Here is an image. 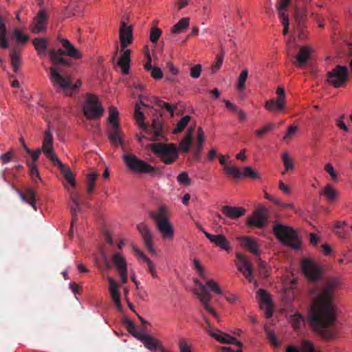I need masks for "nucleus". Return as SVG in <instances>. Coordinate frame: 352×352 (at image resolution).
Masks as SVG:
<instances>
[{"label":"nucleus","mask_w":352,"mask_h":352,"mask_svg":"<svg viewBox=\"0 0 352 352\" xmlns=\"http://www.w3.org/2000/svg\"><path fill=\"white\" fill-rule=\"evenodd\" d=\"M65 55V50L62 49L52 50L49 52V56L54 65H62L68 66L70 65L69 60L63 58Z\"/></svg>","instance_id":"19"},{"label":"nucleus","mask_w":352,"mask_h":352,"mask_svg":"<svg viewBox=\"0 0 352 352\" xmlns=\"http://www.w3.org/2000/svg\"><path fill=\"white\" fill-rule=\"evenodd\" d=\"M206 237L212 243L219 247L221 249L229 252L231 248L228 239L222 234H212L208 232H204Z\"/></svg>","instance_id":"17"},{"label":"nucleus","mask_w":352,"mask_h":352,"mask_svg":"<svg viewBox=\"0 0 352 352\" xmlns=\"http://www.w3.org/2000/svg\"><path fill=\"white\" fill-rule=\"evenodd\" d=\"M302 321V317L299 314H295L291 316L290 322L295 329L300 327V323Z\"/></svg>","instance_id":"57"},{"label":"nucleus","mask_w":352,"mask_h":352,"mask_svg":"<svg viewBox=\"0 0 352 352\" xmlns=\"http://www.w3.org/2000/svg\"><path fill=\"white\" fill-rule=\"evenodd\" d=\"M154 103L156 106L160 108L166 109L171 114V116H173L174 110L177 108V105H171L169 103L164 102L159 98H155Z\"/></svg>","instance_id":"50"},{"label":"nucleus","mask_w":352,"mask_h":352,"mask_svg":"<svg viewBox=\"0 0 352 352\" xmlns=\"http://www.w3.org/2000/svg\"><path fill=\"white\" fill-rule=\"evenodd\" d=\"M205 140V135L201 127H199L197 129V144L196 146V150L194 153V155L195 157H198L201 151L204 142Z\"/></svg>","instance_id":"40"},{"label":"nucleus","mask_w":352,"mask_h":352,"mask_svg":"<svg viewBox=\"0 0 352 352\" xmlns=\"http://www.w3.org/2000/svg\"><path fill=\"white\" fill-rule=\"evenodd\" d=\"M107 280L109 284V292L113 300L120 298L119 286L118 283L110 277H108Z\"/></svg>","instance_id":"43"},{"label":"nucleus","mask_w":352,"mask_h":352,"mask_svg":"<svg viewBox=\"0 0 352 352\" xmlns=\"http://www.w3.org/2000/svg\"><path fill=\"white\" fill-rule=\"evenodd\" d=\"M282 160L285 166V170L282 172V175H285L287 172L294 168V164L287 152L282 154Z\"/></svg>","instance_id":"45"},{"label":"nucleus","mask_w":352,"mask_h":352,"mask_svg":"<svg viewBox=\"0 0 352 352\" xmlns=\"http://www.w3.org/2000/svg\"><path fill=\"white\" fill-rule=\"evenodd\" d=\"M225 174L232 175L236 179H239L242 176L240 169L234 166H225L223 168Z\"/></svg>","instance_id":"49"},{"label":"nucleus","mask_w":352,"mask_h":352,"mask_svg":"<svg viewBox=\"0 0 352 352\" xmlns=\"http://www.w3.org/2000/svg\"><path fill=\"white\" fill-rule=\"evenodd\" d=\"M258 265L259 273L265 278L268 277L269 272L267 269V264L265 261H261L260 258L258 260Z\"/></svg>","instance_id":"59"},{"label":"nucleus","mask_w":352,"mask_h":352,"mask_svg":"<svg viewBox=\"0 0 352 352\" xmlns=\"http://www.w3.org/2000/svg\"><path fill=\"white\" fill-rule=\"evenodd\" d=\"M206 286L210 288L211 291L217 294H222V290L219 287V286L213 280H209L206 282Z\"/></svg>","instance_id":"61"},{"label":"nucleus","mask_w":352,"mask_h":352,"mask_svg":"<svg viewBox=\"0 0 352 352\" xmlns=\"http://www.w3.org/2000/svg\"><path fill=\"white\" fill-rule=\"evenodd\" d=\"M122 159L127 168L131 171L138 173H148L153 177L162 175V171L159 168L151 166L135 155H124Z\"/></svg>","instance_id":"4"},{"label":"nucleus","mask_w":352,"mask_h":352,"mask_svg":"<svg viewBox=\"0 0 352 352\" xmlns=\"http://www.w3.org/2000/svg\"><path fill=\"white\" fill-rule=\"evenodd\" d=\"M267 217L265 209L259 208L256 209L252 216L248 217L247 224L249 226H254L258 228H263L266 226Z\"/></svg>","instance_id":"16"},{"label":"nucleus","mask_w":352,"mask_h":352,"mask_svg":"<svg viewBox=\"0 0 352 352\" xmlns=\"http://www.w3.org/2000/svg\"><path fill=\"white\" fill-rule=\"evenodd\" d=\"M49 69L51 82L55 88L61 90L64 95L71 96L74 92L77 91L81 86L82 82L80 80L72 85L69 76L62 75L55 67H51Z\"/></svg>","instance_id":"3"},{"label":"nucleus","mask_w":352,"mask_h":352,"mask_svg":"<svg viewBox=\"0 0 352 352\" xmlns=\"http://www.w3.org/2000/svg\"><path fill=\"white\" fill-rule=\"evenodd\" d=\"M65 1L69 2L65 13L67 16H75L81 13L82 6L76 4L77 0H65Z\"/></svg>","instance_id":"33"},{"label":"nucleus","mask_w":352,"mask_h":352,"mask_svg":"<svg viewBox=\"0 0 352 352\" xmlns=\"http://www.w3.org/2000/svg\"><path fill=\"white\" fill-rule=\"evenodd\" d=\"M195 283L199 285V287L201 290L200 293H197V294L204 309H206L208 313L212 314L218 321H219L217 313L212 307L210 306L209 304L212 298L210 294L207 291L206 286L202 283H199L198 280H196Z\"/></svg>","instance_id":"13"},{"label":"nucleus","mask_w":352,"mask_h":352,"mask_svg":"<svg viewBox=\"0 0 352 352\" xmlns=\"http://www.w3.org/2000/svg\"><path fill=\"white\" fill-rule=\"evenodd\" d=\"M298 130L297 126L291 125L288 127L287 131L285 135L283 137L284 140H288L292 138L293 135H295L296 132Z\"/></svg>","instance_id":"64"},{"label":"nucleus","mask_w":352,"mask_h":352,"mask_svg":"<svg viewBox=\"0 0 352 352\" xmlns=\"http://www.w3.org/2000/svg\"><path fill=\"white\" fill-rule=\"evenodd\" d=\"M70 199L73 203V205L70 206L72 217L71 229H72L74 223L77 221L76 212L80 211L81 208L78 201V194L77 192H72L70 194Z\"/></svg>","instance_id":"29"},{"label":"nucleus","mask_w":352,"mask_h":352,"mask_svg":"<svg viewBox=\"0 0 352 352\" xmlns=\"http://www.w3.org/2000/svg\"><path fill=\"white\" fill-rule=\"evenodd\" d=\"M62 174H63L65 179L74 188L76 186V181L74 175L69 168L66 167L63 164V166H57Z\"/></svg>","instance_id":"44"},{"label":"nucleus","mask_w":352,"mask_h":352,"mask_svg":"<svg viewBox=\"0 0 352 352\" xmlns=\"http://www.w3.org/2000/svg\"><path fill=\"white\" fill-rule=\"evenodd\" d=\"M155 221V226L164 239H172L174 235V229L166 215V208L160 206L157 211L149 214Z\"/></svg>","instance_id":"5"},{"label":"nucleus","mask_w":352,"mask_h":352,"mask_svg":"<svg viewBox=\"0 0 352 352\" xmlns=\"http://www.w3.org/2000/svg\"><path fill=\"white\" fill-rule=\"evenodd\" d=\"M324 170L329 174L333 181L338 180V174L336 173L334 168L331 163H327L324 166Z\"/></svg>","instance_id":"62"},{"label":"nucleus","mask_w":352,"mask_h":352,"mask_svg":"<svg viewBox=\"0 0 352 352\" xmlns=\"http://www.w3.org/2000/svg\"><path fill=\"white\" fill-rule=\"evenodd\" d=\"M177 182L179 184L186 186L191 184V179L186 172H182L178 175Z\"/></svg>","instance_id":"54"},{"label":"nucleus","mask_w":352,"mask_h":352,"mask_svg":"<svg viewBox=\"0 0 352 352\" xmlns=\"http://www.w3.org/2000/svg\"><path fill=\"white\" fill-rule=\"evenodd\" d=\"M144 262L147 263L148 269L151 274L153 278H157V274L155 270V266L149 258H145Z\"/></svg>","instance_id":"63"},{"label":"nucleus","mask_w":352,"mask_h":352,"mask_svg":"<svg viewBox=\"0 0 352 352\" xmlns=\"http://www.w3.org/2000/svg\"><path fill=\"white\" fill-rule=\"evenodd\" d=\"M285 106V102L278 99H270L265 104V107L271 112L281 111L284 109Z\"/></svg>","instance_id":"35"},{"label":"nucleus","mask_w":352,"mask_h":352,"mask_svg":"<svg viewBox=\"0 0 352 352\" xmlns=\"http://www.w3.org/2000/svg\"><path fill=\"white\" fill-rule=\"evenodd\" d=\"M112 261L118 272H123L127 270L126 260L120 254L116 253L113 254Z\"/></svg>","instance_id":"34"},{"label":"nucleus","mask_w":352,"mask_h":352,"mask_svg":"<svg viewBox=\"0 0 352 352\" xmlns=\"http://www.w3.org/2000/svg\"><path fill=\"white\" fill-rule=\"evenodd\" d=\"M98 174L95 172H91L87 175V191L89 193L93 192L95 182Z\"/></svg>","instance_id":"47"},{"label":"nucleus","mask_w":352,"mask_h":352,"mask_svg":"<svg viewBox=\"0 0 352 352\" xmlns=\"http://www.w3.org/2000/svg\"><path fill=\"white\" fill-rule=\"evenodd\" d=\"M265 331L266 333L267 338L268 341L270 342V343L272 346H274L275 347H278V342L277 338H276V335L274 334V332L272 330H270L267 327H265Z\"/></svg>","instance_id":"53"},{"label":"nucleus","mask_w":352,"mask_h":352,"mask_svg":"<svg viewBox=\"0 0 352 352\" xmlns=\"http://www.w3.org/2000/svg\"><path fill=\"white\" fill-rule=\"evenodd\" d=\"M248 76V70L247 69H243L239 74L236 85V88L239 91L242 92L245 89V82L247 80Z\"/></svg>","instance_id":"41"},{"label":"nucleus","mask_w":352,"mask_h":352,"mask_svg":"<svg viewBox=\"0 0 352 352\" xmlns=\"http://www.w3.org/2000/svg\"><path fill=\"white\" fill-rule=\"evenodd\" d=\"M63 48L65 50V55L75 59H79L82 57L80 52L76 48L73 44L67 39H60Z\"/></svg>","instance_id":"22"},{"label":"nucleus","mask_w":352,"mask_h":352,"mask_svg":"<svg viewBox=\"0 0 352 352\" xmlns=\"http://www.w3.org/2000/svg\"><path fill=\"white\" fill-rule=\"evenodd\" d=\"M150 148L165 164H172L178 158V148L175 144L153 143Z\"/></svg>","instance_id":"7"},{"label":"nucleus","mask_w":352,"mask_h":352,"mask_svg":"<svg viewBox=\"0 0 352 352\" xmlns=\"http://www.w3.org/2000/svg\"><path fill=\"white\" fill-rule=\"evenodd\" d=\"M119 36L121 45V56L118 60V65L122 69L124 74H128L130 68L131 50H125L129 44L133 41L132 29L126 26L124 22H122L119 31Z\"/></svg>","instance_id":"2"},{"label":"nucleus","mask_w":352,"mask_h":352,"mask_svg":"<svg viewBox=\"0 0 352 352\" xmlns=\"http://www.w3.org/2000/svg\"><path fill=\"white\" fill-rule=\"evenodd\" d=\"M236 256L239 261V263L237 264L238 270L243 274L245 277L250 282H252L253 280V268L252 262L246 256L241 253H236Z\"/></svg>","instance_id":"14"},{"label":"nucleus","mask_w":352,"mask_h":352,"mask_svg":"<svg viewBox=\"0 0 352 352\" xmlns=\"http://www.w3.org/2000/svg\"><path fill=\"white\" fill-rule=\"evenodd\" d=\"M221 210L226 217L232 219H237L243 216L245 213V209L243 207L223 206Z\"/></svg>","instance_id":"20"},{"label":"nucleus","mask_w":352,"mask_h":352,"mask_svg":"<svg viewBox=\"0 0 352 352\" xmlns=\"http://www.w3.org/2000/svg\"><path fill=\"white\" fill-rule=\"evenodd\" d=\"M207 331L210 333V335L214 338L215 340L219 341L223 344H232L238 346L239 348H241L243 344L238 340H236L234 338L230 336L227 333H222L220 331H217V332L210 331V329H208Z\"/></svg>","instance_id":"18"},{"label":"nucleus","mask_w":352,"mask_h":352,"mask_svg":"<svg viewBox=\"0 0 352 352\" xmlns=\"http://www.w3.org/2000/svg\"><path fill=\"white\" fill-rule=\"evenodd\" d=\"M19 195L23 201L28 203L34 210H37L35 202L36 192L33 189L27 188L25 193L19 191Z\"/></svg>","instance_id":"31"},{"label":"nucleus","mask_w":352,"mask_h":352,"mask_svg":"<svg viewBox=\"0 0 352 352\" xmlns=\"http://www.w3.org/2000/svg\"><path fill=\"white\" fill-rule=\"evenodd\" d=\"M291 1L292 0H278V2L276 6V9L278 11V16H283L284 15H287L286 14V11L289 6Z\"/></svg>","instance_id":"48"},{"label":"nucleus","mask_w":352,"mask_h":352,"mask_svg":"<svg viewBox=\"0 0 352 352\" xmlns=\"http://www.w3.org/2000/svg\"><path fill=\"white\" fill-rule=\"evenodd\" d=\"M9 46L8 39L7 38L6 18L0 14V47L3 49L8 48Z\"/></svg>","instance_id":"26"},{"label":"nucleus","mask_w":352,"mask_h":352,"mask_svg":"<svg viewBox=\"0 0 352 352\" xmlns=\"http://www.w3.org/2000/svg\"><path fill=\"white\" fill-rule=\"evenodd\" d=\"M191 117L190 116H185L182 117L176 124V127L174 129L173 133L175 134L182 132L184 129L187 126Z\"/></svg>","instance_id":"46"},{"label":"nucleus","mask_w":352,"mask_h":352,"mask_svg":"<svg viewBox=\"0 0 352 352\" xmlns=\"http://www.w3.org/2000/svg\"><path fill=\"white\" fill-rule=\"evenodd\" d=\"M240 240L243 242V245L248 248L251 253L256 256L260 255L259 245L254 239L249 236H241Z\"/></svg>","instance_id":"24"},{"label":"nucleus","mask_w":352,"mask_h":352,"mask_svg":"<svg viewBox=\"0 0 352 352\" xmlns=\"http://www.w3.org/2000/svg\"><path fill=\"white\" fill-rule=\"evenodd\" d=\"M138 340H140L144 344V346L150 351H155L160 347L158 340L144 333H142Z\"/></svg>","instance_id":"25"},{"label":"nucleus","mask_w":352,"mask_h":352,"mask_svg":"<svg viewBox=\"0 0 352 352\" xmlns=\"http://www.w3.org/2000/svg\"><path fill=\"white\" fill-rule=\"evenodd\" d=\"M301 269L308 280L314 283L320 280L323 274V269L314 260L309 258L302 261Z\"/></svg>","instance_id":"11"},{"label":"nucleus","mask_w":352,"mask_h":352,"mask_svg":"<svg viewBox=\"0 0 352 352\" xmlns=\"http://www.w3.org/2000/svg\"><path fill=\"white\" fill-rule=\"evenodd\" d=\"M82 111L87 119L98 120L103 115L104 109L99 103L98 96L87 94V99L82 106Z\"/></svg>","instance_id":"9"},{"label":"nucleus","mask_w":352,"mask_h":352,"mask_svg":"<svg viewBox=\"0 0 352 352\" xmlns=\"http://www.w3.org/2000/svg\"><path fill=\"white\" fill-rule=\"evenodd\" d=\"M11 65L13 71L16 73L21 65V57L16 50H12L10 53Z\"/></svg>","instance_id":"42"},{"label":"nucleus","mask_w":352,"mask_h":352,"mask_svg":"<svg viewBox=\"0 0 352 352\" xmlns=\"http://www.w3.org/2000/svg\"><path fill=\"white\" fill-rule=\"evenodd\" d=\"M193 131L194 129L192 127L188 129L184 138L179 142V148L185 153H188L190 146L192 144Z\"/></svg>","instance_id":"30"},{"label":"nucleus","mask_w":352,"mask_h":352,"mask_svg":"<svg viewBox=\"0 0 352 352\" xmlns=\"http://www.w3.org/2000/svg\"><path fill=\"white\" fill-rule=\"evenodd\" d=\"M202 67L200 64L195 65L190 68V75L192 78H198L200 76Z\"/></svg>","instance_id":"60"},{"label":"nucleus","mask_w":352,"mask_h":352,"mask_svg":"<svg viewBox=\"0 0 352 352\" xmlns=\"http://www.w3.org/2000/svg\"><path fill=\"white\" fill-rule=\"evenodd\" d=\"M47 17V16L46 12L43 10H40L34 18V32L38 33L45 30Z\"/></svg>","instance_id":"27"},{"label":"nucleus","mask_w":352,"mask_h":352,"mask_svg":"<svg viewBox=\"0 0 352 352\" xmlns=\"http://www.w3.org/2000/svg\"><path fill=\"white\" fill-rule=\"evenodd\" d=\"M137 228L142 237L144 244L146 249L151 254L155 255L156 252L153 246V236L148 226L145 223L142 222L138 225Z\"/></svg>","instance_id":"15"},{"label":"nucleus","mask_w":352,"mask_h":352,"mask_svg":"<svg viewBox=\"0 0 352 352\" xmlns=\"http://www.w3.org/2000/svg\"><path fill=\"white\" fill-rule=\"evenodd\" d=\"M33 45L35 47L38 55L43 58L47 54V42L44 38H36L32 41Z\"/></svg>","instance_id":"32"},{"label":"nucleus","mask_w":352,"mask_h":352,"mask_svg":"<svg viewBox=\"0 0 352 352\" xmlns=\"http://www.w3.org/2000/svg\"><path fill=\"white\" fill-rule=\"evenodd\" d=\"M41 149L54 166H63V163L54 153L53 147V136L49 129L46 130L44 133L43 145Z\"/></svg>","instance_id":"12"},{"label":"nucleus","mask_w":352,"mask_h":352,"mask_svg":"<svg viewBox=\"0 0 352 352\" xmlns=\"http://www.w3.org/2000/svg\"><path fill=\"white\" fill-rule=\"evenodd\" d=\"M242 173V176H243V177H250L252 179H258L259 178V175H258V173L254 171L250 166H245L243 168V173Z\"/></svg>","instance_id":"55"},{"label":"nucleus","mask_w":352,"mask_h":352,"mask_svg":"<svg viewBox=\"0 0 352 352\" xmlns=\"http://www.w3.org/2000/svg\"><path fill=\"white\" fill-rule=\"evenodd\" d=\"M108 138L115 146L122 144V132L120 129V126H111L109 132Z\"/></svg>","instance_id":"23"},{"label":"nucleus","mask_w":352,"mask_h":352,"mask_svg":"<svg viewBox=\"0 0 352 352\" xmlns=\"http://www.w3.org/2000/svg\"><path fill=\"white\" fill-rule=\"evenodd\" d=\"M275 128V124L274 123H268L265 126H264L262 129H258L255 131L256 135L258 138H261L266 133L270 131L273 130Z\"/></svg>","instance_id":"56"},{"label":"nucleus","mask_w":352,"mask_h":352,"mask_svg":"<svg viewBox=\"0 0 352 352\" xmlns=\"http://www.w3.org/2000/svg\"><path fill=\"white\" fill-rule=\"evenodd\" d=\"M189 21V18H182L172 28L171 32L173 34L182 32L188 27Z\"/></svg>","instance_id":"39"},{"label":"nucleus","mask_w":352,"mask_h":352,"mask_svg":"<svg viewBox=\"0 0 352 352\" xmlns=\"http://www.w3.org/2000/svg\"><path fill=\"white\" fill-rule=\"evenodd\" d=\"M122 323L125 325L127 331L137 339H138L143 333L137 331L135 323L126 317L122 318Z\"/></svg>","instance_id":"36"},{"label":"nucleus","mask_w":352,"mask_h":352,"mask_svg":"<svg viewBox=\"0 0 352 352\" xmlns=\"http://www.w3.org/2000/svg\"><path fill=\"white\" fill-rule=\"evenodd\" d=\"M13 37L19 43H26L29 40V36L25 35L21 32L19 28H16L13 32Z\"/></svg>","instance_id":"52"},{"label":"nucleus","mask_w":352,"mask_h":352,"mask_svg":"<svg viewBox=\"0 0 352 352\" xmlns=\"http://www.w3.org/2000/svg\"><path fill=\"white\" fill-rule=\"evenodd\" d=\"M161 34H162V31L159 28H155V27L151 28V32H150L151 41L152 43H156L158 41Z\"/></svg>","instance_id":"58"},{"label":"nucleus","mask_w":352,"mask_h":352,"mask_svg":"<svg viewBox=\"0 0 352 352\" xmlns=\"http://www.w3.org/2000/svg\"><path fill=\"white\" fill-rule=\"evenodd\" d=\"M322 195H323L328 201H334L338 196V192L330 184H327L324 188Z\"/></svg>","instance_id":"37"},{"label":"nucleus","mask_w":352,"mask_h":352,"mask_svg":"<svg viewBox=\"0 0 352 352\" xmlns=\"http://www.w3.org/2000/svg\"><path fill=\"white\" fill-rule=\"evenodd\" d=\"M341 287L338 278L327 280L321 288H313L309 294L312 299L309 320L311 327L327 341L334 340L338 333V328L333 326L336 314L333 305L335 292Z\"/></svg>","instance_id":"1"},{"label":"nucleus","mask_w":352,"mask_h":352,"mask_svg":"<svg viewBox=\"0 0 352 352\" xmlns=\"http://www.w3.org/2000/svg\"><path fill=\"white\" fill-rule=\"evenodd\" d=\"M118 120V111L115 107L111 106L109 108V115L108 117V121L111 124V126H115V124L119 126Z\"/></svg>","instance_id":"51"},{"label":"nucleus","mask_w":352,"mask_h":352,"mask_svg":"<svg viewBox=\"0 0 352 352\" xmlns=\"http://www.w3.org/2000/svg\"><path fill=\"white\" fill-rule=\"evenodd\" d=\"M140 104L144 105L142 102H140V104H136L135 107V118L138 122L140 127L146 133L150 129L153 131L154 138L156 139L157 137H160L162 139H165L164 135V129L162 122L159 119H153L152 122L151 126H148L146 123L144 122V116L143 113L140 111Z\"/></svg>","instance_id":"8"},{"label":"nucleus","mask_w":352,"mask_h":352,"mask_svg":"<svg viewBox=\"0 0 352 352\" xmlns=\"http://www.w3.org/2000/svg\"><path fill=\"white\" fill-rule=\"evenodd\" d=\"M311 49L309 46H302L300 48L299 52L296 56L294 64L298 67H302L305 65L309 58Z\"/></svg>","instance_id":"21"},{"label":"nucleus","mask_w":352,"mask_h":352,"mask_svg":"<svg viewBox=\"0 0 352 352\" xmlns=\"http://www.w3.org/2000/svg\"><path fill=\"white\" fill-rule=\"evenodd\" d=\"M286 352H321L320 351H317L315 348L314 344L307 340H304L301 343L300 351L298 350L294 346H288L286 349Z\"/></svg>","instance_id":"28"},{"label":"nucleus","mask_w":352,"mask_h":352,"mask_svg":"<svg viewBox=\"0 0 352 352\" xmlns=\"http://www.w3.org/2000/svg\"><path fill=\"white\" fill-rule=\"evenodd\" d=\"M257 296L262 309H263V304L266 306L272 305L271 297L265 289H259L257 292Z\"/></svg>","instance_id":"38"},{"label":"nucleus","mask_w":352,"mask_h":352,"mask_svg":"<svg viewBox=\"0 0 352 352\" xmlns=\"http://www.w3.org/2000/svg\"><path fill=\"white\" fill-rule=\"evenodd\" d=\"M349 69L346 66L338 65L327 74L328 82L335 88L344 87L349 78Z\"/></svg>","instance_id":"10"},{"label":"nucleus","mask_w":352,"mask_h":352,"mask_svg":"<svg viewBox=\"0 0 352 352\" xmlns=\"http://www.w3.org/2000/svg\"><path fill=\"white\" fill-rule=\"evenodd\" d=\"M273 232L283 244L294 250H298L300 248V240L292 228L276 223L273 227Z\"/></svg>","instance_id":"6"}]
</instances>
